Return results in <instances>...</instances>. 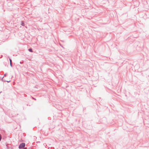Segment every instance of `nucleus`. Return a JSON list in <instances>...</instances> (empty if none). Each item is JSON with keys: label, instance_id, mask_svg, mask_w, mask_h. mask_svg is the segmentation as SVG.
Returning a JSON list of instances; mask_svg holds the SVG:
<instances>
[{"label": "nucleus", "instance_id": "obj_1", "mask_svg": "<svg viewBox=\"0 0 149 149\" xmlns=\"http://www.w3.org/2000/svg\"><path fill=\"white\" fill-rule=\"evenodd\" d=\"M25 144L24 143H22L19 145V149L25 147Z\"/></svg>", "mask_w": 149, "mask_h": 149}, {"label": "nucleus", "instance_id": "obj_2", "mask_svg": "<svg viewBox=\"0 0 149 149\" xmlns=\"http://www.w3.org/2000/svg\"><path fill=\"white\" fill-rule=\"evenodd\" d=\"M10 64L11 66H12V60L10 59Z\"/></svg>", "mask_w": 149, "mask_h": 149}, {"label": "nucleus", "instance_id": "obj_3", "mask_svg": "<svg viewBox=\"0 0 149 149\" xmlns=\"http://www.w3.org/2000/svg\"><path fill=\"white\" fill-rule=\"evenodd\" d=\"M29 51L30 52H33V51L32 50V49H29Z\"/></svg>", "mask_w": 149, "mask_h": 149}, {"label": "nucleus", "instance_id": "obj_4", "mask_svg": "<svg viewBox=\"0 0 149 149\" xmlns=\"http://www.w3.org/2000/svg\"><path fill=\"white\" fill-rule=\"evenodd\" d=\"M1 134H0V141L1 140Z\"/></svg>", "mask_w": 149, "mask_h": 149}, {"label": "nucleus", "instance_id": "obj_5", "mask_svg": "<svg viewBox=\"0 0 149 149\" xmlns=\"http://www.w3.org/2000/svg\"><path fill=\"white\" fill-rule=\"evenodd\" d=\"M7 81L8 82H9V81Z\"/></svg>", "mask_w": 149, "mask_h": 149}, {"label": "nucleus", "instance_id": "obj_6", "mask_svg": "<svg viewBox=\"0 0 149 149\" xmlns=\"http://www.w3.org/2000/svg\"><path fill=\"white\" fill-rule=\"evenodd\" d=\"M24 149H26V148H25Z\"/></svg>", "mask_w": 149, "mask_h": 149}]
</instances>
